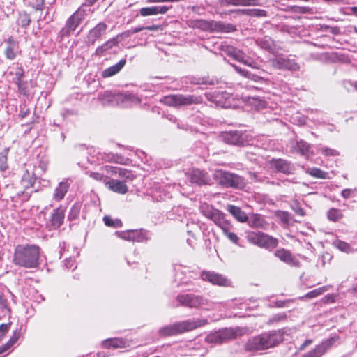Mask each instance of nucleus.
Returning a JSON list of instances; mask_svg holds the SVG:
<instances>
[{"mask_svg":"<svg viewBox=\"0 0 357 357\" xmlns=\"http://www.w3.org/2000/svg\"><path fill=\"white\" fill-rule=\"evenodd\" d=\"M40 248L36 245H18L14 252L13 261L15 264L28 268L39 265Z\"/></svg>","mask_w":357,"mask_h":357,"instance_id":"obj_1","label":"nucleus"},{"mask_svg":"<svg viewBox=\"0 0 357 357\" xmlns=\"http://www.w3.org/2000/svg\"><path fill=\"white\" fill-rule=\"evenodd\" d=\"M206 324L207 320L204 319L186 320L162 327L160 329V333L164 336L175 335L192 331Z\"/></svg>","mask_w":357,"mask_h":357,"instance_id":"obj_2","label":"nucleus"},{"mask_svg":"<svg viewBox=\"0 0 357 357\" xmlns=\"http://www.w3.org/2000/svg\"><path fill=\"white\" fill-rule=\"evenodd\" d=\"M213 178L219 185L226 188L241 189L245 186V181L243 177L223 170L215 171Z\"/></svg>","mask_w":357,"mask_h":357,"instance_id":"obj_3","label":"nucleus"},{"mask_svg":"<svg viewBox=\"0 0 357 357\" xmlns=\"http://www.w3.org/2000/svg\"><path fill=\"white\" fill-rule=\"evenodd\" d=\"M100 99L104 105H128L131 103L138 104L140 100L133 94H114L110 91H105L101 94Z\"/></svg>","mask_w":357,"mask_h":357,"instance_id":"obj_4","label":"nucleus"},{"mask_svg":"<svg viewBox=\"0 0 357 357\" xmlns=\"http://www.w3.org/2000/svg\"><path fill=\"white\" fill-rule=\"evenodd\" d=\"M246 238L249 243L266 249H273L278 245L276 238L261 232H248Z\"/></svg>","mask_w":357,"mask_h":357,"instance_id":"obj_5","label":"nucleus"},{"mask_svg":"<svg viewBox=\"0 0 357 357\" xmlns=\"http://www.w3.org/2000/svg\"><path fill=\"white\" fill-rule=\"evenodd\" d=\"M161 102L165 105L171 107H180L190 105L192 104H198L201 102V98L199 97H195L190 95H169L163 97Z\"/></svg>","mask_w":357,"mask_h":357,"instance_id":"obj_6","label":"nucleus"},{"mask_svg":"<svg viewBox=\"0 0 357 357\" xmlns=\"http://www.w3.org/2000/svg\"><path fill=\"white\" fill-rule=\"evenodd\" d=\"M196 25L204 30L217 31L220 32H232L236 26L231 24H224L222 22L197 20Z\"/></svg>","mask_w":357,"mask_h":357,"instance_id":"obj_7","label":"nucleus"},{"mask_svg":"<svg viewBox=\"0 0 357 357\" xmlns=\"http://www.w3.org/2000/svg\"><path fill=\"white\" fill-rule=\"evenodd\" d=\"M84 15L85 11L80 8L75 12L67 20L65 27L61 31L62 34L68 35L74 31L84 20Z\"/></svg>","mask_w":357,"mask_h":357,"instance_id":"obj_8","label":"nucleus"},{"mask_svg":"<svg viewBox=\"0 0 357 357\" xmlns=\"http://www.w3.org/2000/svg\"><path fill=\"white\" fill-rule=\"evenodd\" d=\"M284 331L278 330L262 333L264 347L266 349L274 347L284 340Z\"/></svg>","mask_w":357,"mask_h":357,"instance_id":"obj_9","label":"nucleus"},{"mask_svg":"<svg viewBox=\"0 0 357 357\" xmlns=\"http://www.w3.org/2000/svg\"><path fill=\"white\" fill-rule=\"evenodd\" d=\"M334 342V338L327 339L301 357H321L332 347Z\"/></svg>","mask_w":357,"mask_h":357,"instance_id":"obj_10","label":"nucleus"},{"mask_svg":"<svg viewBox=\"0 0 357 357\" xmlns=\"http://www.w3.org/2000/svg\"><path fill=\"white\" fill-rule=\"evenodd\" d=\"M221 137L225 143L229 144L243 146L245 144L244 135L239 131L224 132Z\"/></svg>","mask_w":357,"mask_h":357,"instance_id":"obj_11","label":"nucleus"},{"mask_svg":"<svg viewBox=\"0 0 357 357\" xmlns=\"http://www.w3.org/2000/svg\"><path fill=\"white\" fill-rule=\"evenodd\" d=\"M186 175L191 183L199 185L208 184L211 181L206 173L198 169L188 172Z\"/></svg>","mask_w":357,"mask_h":357,"instance_id":"obj_12","label":"nucleus"},{"mask_svg":"<svg viewBox=\"0 0 357 357\" xmlns=\"http://www.w3.org/2000/svg\"><path fill=\"white\" fill-rule=\"evenodd\" d=\"M271 66L280 70H289L296 71L299 69V66L293 60L285 59L284 58H279L271 60Z\"/></svg>","mask_w":357,"mask_h":357,"instance_id":"obj_13","label":"nucleus"},{"mask_svg":"<svg viewBox=\"0 0 357 357\" xmlns=\"http://www.w3.org/2000/svg\"><path fill=\"white\" fill-rule=\"evenodd\" d=\"M146 232L144 229L128 230L123 232H117L116 235L124 240L130 241H142L145 238Z\"/></svg>","mask_w":357,"mask_h":357,"instance_id":"obj_14","label":"nucleus"},{"mask_svg":"<svg viewBox=\"0 0 357 357\" xmlns=\"http://www.w3.org/2000/svg\"><path fill=\"white\" fill-rule=\"evenodd\" d=\"M6 47L5 49L6 57L9 60H13L19 54L21 51L18 42L13 37H9L5 40Z\"/></svg>","mask_w":357,"mask_h":357,"instance_id":"obj_15","label":"nucleus"},{"mask_svg":"<svg viewBox=\"0 0 357 357\" xmlns=\"http://www.w3.org/2000/svg\"><path fill=\"white\" fill-rule=\"evenodd\" d=\"M72 181L69 178H64L59 183L55 188L52 197L56 202L61 201L68 192Z\"/></svg>","mask_w":357,"mask_h":357,"instance_id":"obj_16","label":"nucleus"},{"mask_svg":"<svg viewBox=\"0 0 357 357\" xmlns=\"http://www.w3.org/2000/svg\"><path fill=\"white\" fill-rule=\"evenodd\" d=\"M202 278L204 280H207L213 284L227 286L229 283L226 278L213 272L204 271L202 273Z\"/></svg>","mask_w":357,"mask_h":357,"instance_id":"obj_17","label":"nucleus"},{"mask_svg":"<svg viewBox=\"0 0 357 357\" xmlns=\"http://www.w3.org/2000/svg\"><path fill=\"white\" fill-rule=\"evenodd\" d=\"M272 167L278 172L289 174L294 170V165L289 161L283 159H276L272 160Z\"/></svg>","mask_w":357,"mask_h":357,"instance_id":"obj_18","label":"nucleus"},{"mask_svg":"<svg viewBox=\"0 0 357 357\" xmlns=\"http://www.w3.org/2000/svg\"><path fill=\"white\" fill-rule=\"evenodd\" d=\"M222 342L236 338L243 335L245 333V329L239 327L237 328H226L220 330Z\"/></svg>","mask_w":357,"mask_h":357,"instance_id":"obj_19","label":"nucleus"},{"mask_svg":"<svg viewBox=\"0 0 357 357\" xmlns=\"http://www.w3.org/2000/svg\"><path fill=\"white\" fill-rule=\"evenodd\" d=\"M222 342L236 338L243 335L245 333V329L239 327L237 328H226L220 330Z\"/></svg>","mask_w":357,"mask_h":357,"instance_id":"obj_20","label":"nucleus"},{"mask_svg":"<svg viewBox=\"0 0 357 357\" xmlns=\"http://www.w3.org/2000/svg\"><path fill=\"white\" fill-rule=\"evenodd\" d=\"M107 29V25L104 22L98 23L94 28H93L89 33L87 36L89 42L94 44V43L99 38H100L101 36L105 33Z\"/></svg>","mask_w":357,"mask_h":357,"instance_id":"obj_21","label":"nucleus"},{"mask_svg":"<svg viewBox=\"0 0 357 357\" xmlns=\"http://www.w3.org/2000/svg\"><path fill=\"white\" fill-rule=\"evenodd\" d=\"M275 255L278 257L281 261L289 264L291 266H298L299 261L296 259L291 254L289 250L285 249L277 250L275 252Z\"/></svg>","mask_w":357,"mask_h":357,"instance_id":"obj_22","label":"nucleus"},{"mask_svg":"<svg viewBox=\"0 0 357 357\" xmlns=\"http://www.w3.org/2000/svg\"><path fill=\"white\" fill-rule=\"evenodd\" d=\"M248 351L265 350L264 342L261 334L250 339L245 344Z\"/></svg>","mask_w":357,"mask_h":357,"instance_id":"obj_23","label":"nucleus"},{"mask_svg":"<svg viewBox=\"0 0 357 357\" xmlns=\"http://www.w3.org/2000/svg\"><path fill=\"white\" fill-rule=\"evenodd\" d=\"M169 8L167 6L144 7L139 10L142 16L146 17L149 15H155L158 14H165Z\"/></svg>","mask_w":357,"mask_h":357,"instance_id":"obj_24","label":"nucleus"},{"mask_svg":"<svg viewBox=\"0 0 357 357\" xmlns=\"http://www.w3.org/2000/svg\"><path fill=\"white\" fill-rule=\"evenodd\" d=\"M106 185L109 190L116 193L126 194L128 190L127 185L118 180L112 179L107 182Z\"/></svg>","mask_w":357,"mask_h":357,"instance_id":"obj_25","label":"nucleus"},{"mask_svg":"<svg viewBox=\"0 0 357 357\" xmlns=\"http://www.w3.org/2000/svg\"><path fill=\"white\" fill-rule=\"evenodd\" d=\"M294 149L296 152L299 153L306 158H309L313 153L311 151L310 145L303 140L298 142Z\"/></svg>","mask_w":357,"mask_h":357,"instance_id":"obj_26","label":"nucleus"},{"mask_svg":"<svg viewBox=\"0 0 357 357\" xmlns=\"http://www.w3.org/2000/svg\"><path fill=\"white\" fill-rule=\"evenodd\" d=\"M210 219L222 230H225L226 228H229L230 224L225 220L224 214L219 210L215 211L214 214Z\"/></svg>","mask_w":357,"mask_h":357,"instance_id":"obj_27","label":"nucleus"},{"mask_svg":"<svg viewBox=\"0 0 357 357\" xmlns=\"http://www.w3.org/2000/svg\"><path fill=\"white\" fill-rule=\"evenodd\" d=\"M64 218V211L61 208H57L54 211V212L52 215V218L50 220L51 226L53 229L59 228Z\"/></svg>","mask_w":357,"mask_h":357,"instance_id":"obj_28","label":"nucleus"},{"mask_svg":"<svg viewBox=\"0 0 357 357\" xmlns=\"http://www.w3.org/2000/svg\"><path fill=\"white\" fill-rule=\"evenodd\" d=\"M126 59H121L116 64L105 69L102 73V77H108L116 75L123 68L126 64Z\"/></svg>","mask_w":357,"mask_h":357,"instance_id":"obj_29","label":"nucleus"},{"mask_svg":"<svg viewBox=\"0 0 357 357\" xmlns=\"http://www.w3.org/2000/svg\"><path fill=\"white\" fill-rule=\"evenodd\" d=\"M216 102L222 107H230L233 98L231 95L227 92L218 93L215 96Z\"/></svg>","mask_w":357,"mask_h":357,"instance_id":"obj_30","label":"nucleus"},{"mask_svg":"<svg viewBox=\"0 0 357 357\" xmlns=\"http://www.w3.org/2000/svg\"><path fill=\"white\" fill-rule=\"evenodd\" d=\"M22 185L24 188L28 189L33 185L35 178L33 173L27 169H24V173L22 176Z\"/></svg>","mask_w":357,"mask_h":357,"instance_id":"obj_31","label":"nucleus"},{"mask_svg":"<svg viewBox=\"0 0 357 357\" xmlns=\"http://www.w3.org/2000/svg\"><path fill=\"white\" fill-rule=\"evenodd\" d=\"M227 211L235 217L238 221L243 222L248 220L247 215L243 212L241 208L234 205H228Z\"/></svg>","mask_w":357,"mask_h":357,"instance_id":"obj_32","label":"nucleus"},{"mask_svg":"<svg viewBox=\"0 0 357 357\" xmlns=\"http://www.w3.org/2000/svg\"><path fill=\"white\" fill-rule=\"evenodd\" d=\"M228 55L232 56L234 59H235L239 62H241L249 66H252V63L249 62L245 54L240 50H237L233 47H230V50L228 51Z\"/></svg>","mask_w":357,"mask_h":357,"instance_id":"obj_33","label":"nucleus"},{"mask_svg":"<svg viewBox=\"0 0 357 357\" xmlns=\"http://www.w3.org/2000/svg\"><path fill=\"white\" fill-rule=\"evenodd\" d=\"M102 347L106 349L113 348H122L125 347V342L122 339L111 338L107 339L102 342Z\"/></svg>","mask_w":357,"mask_h":357,"instance_id":"obj_34","label":"nucleus"},{"mask_svg":"<svg viewBox=\"0 0 357 357\" xmlns=\"http://www.w3.org/2000/svg\"><path fill=\"white\" fill-rule=\"evenodd\" d=\"M236 13L250 17H262L266 16V11L262 9H240Z\"/></svg>","mask_w":357,"mask_h":357,"instance_id":"obj_35","label":"nucleus"},{"mask_svg":"<svg viewBox=\"0 0 357 357\" xmlns=\"http://www.w3.org/2000/svg\"><path fill=\"white\" fill-rule=\"evenodd\" d=\"M112 172L114 174L118 175L119 176L128 181L133 180L135 177V176L130 171L121 167H112Z\"/></svg>","mask_w":357,"mask_h":357,"instance_id":"obj_36","label":"nucleus"},{"mask_svg":"<svg viewBox=\"0 0 357 357\" xmlns=\"http://www.w3.org/2000/svg\"><path fill=\"white\" fill-rule=\"evenodd\" d=\"M119 41L116 40V38H113L109 40H107L106 43H105L101 46L98 47L96 49V54L98 55H101L104 52L107 51L108 50L111 49L112 47L118 44Z\"/></svg>","mask_w":357,"mask_h":357,"instance_id":"obj_37","label":"nucleus"},{"mask_svg":"<svg viewBox=\"0 0 357 357\" xmlns=\"http://www.w3.org/2000/svg\"><path fill=\"white\" fill-rule=\"evenodd\" d=\"M249 225L252 227L262 228L266 225V222L262 216L255 214L250 217Z\"/></svg>","mask_w":357,"mask_h":357,"instance_id":"obj_38","label":"nucleus"},{"mask_svg":"<svg viewBox=\"0 0 357 357\" xmlns=\"http://www.w3.org/2000/svg\"><path fill=\"white\" fill-rule=\"evenodd\" d=\"M306 173L309 175L319 178H328V174L321 169L317 167L308 168L306 169Z\"/></svg>","mask_w":357,"mask_h":357,"instance_id":"obj_39","label":"nucleus"},{"mask_svg":"<svg viewBox=\"0 0 357 357\" xmlns=\"http://www.w3.org/2000/svg\"><path fill=\"white\" fill-rule=\"evenodd\" d=\"M199 209L201 213L208 219H210L214 214L215 211L218 210L214 208L211 205L205 202L200 204Z\"/></svg>","mask_w":357,"mask_h":357,"instance_id":"obj_40","label":"nucleus"},{"mask_svg":"<svg viewBox=\"0 0 357 357\" xmlns=\"http://www.w3.org/2000/svg\"><path fill=\"white\" fill-rule=\"evenodd\" d=\"M20 335V333L17 331H15L8 342L0 347V354L6 351L9 348H10L18 340Z\"/></svg>","mask_w":357,"mask_h":357,"instance_id":"obj_41","label":"nucleus"},{"mask_svg":"<svg viewBox=\"0 0 357 357\" xmlns=\"http://www.w3.org/2000/svg\"><path fill=\"white\" fill-rule=\"evenodd\" d=\"M207 301L204 298L197 295H192L190 308H199L206 304Z\"/></svg>","mask_w":357,"mask_h":357,"instance_id":"obj_42","label":"nucleus"},{"mask_svg":"<svg viewBox=\"0 0 357 357\" xmlns=\"http://www.w3.org/2000/svg\"><path fill=\"white\" fill-rule=\"evenodd\" d=\"M206 341L208 343H222V340L220 330L218 331L208 335L207 337H206Z\"/></svg>","mask_w":357,"mask_h":357,"instance_id":"obj_43","label":"nucleus"},{"mask_svg":"<svg viewBox=\"0 0 357 357\" xmlns=\"http://www.w3.org/2000/svg\"><path fill=\"white\" fill-rule=\"evenodd\" d=\"M192 295V294H188L178 295L176 297V300L180 303V305L190 307Z\"/></svg>","mask_w":357,"mask_h":357,"instance_id":"obj_44","label":"nucleus"},{"mask_svg":"<svg viewBox=\"0 0 357 357\" xmlns=\"http://www.w3.org/2000/svg\"><path fill=\"white\" fill-rule=\"evenodd\" d=\"M14 77V82L16 84H22L21 82L23 81L22 78L24 76V70L21 67H17L15 69V71L13 73Z\"/></svg>","mask_w":357,"mask_h":357,"instance_id":"obj_45","label":"nucleus"},{"mask_svg":"<svg viewBox=\"0 0 357 357\" xmlns=\"http://www.w3.org/2000/svg\"><path fill=\"white\" fill-rule=\"evenodd\" d=\"M328 290V287L323 286L321 287L314 289L305 294V297L308 298H315Z\"/></svg>","mask_w":357,"mask_h":357,"instance_id":"obj_46","label":"nucleus"},{"mask_svg":"<svg viewBox=\"0 0 357 357\" xmlns=\"http://www.w3.org/2000/svg\"><path fill=\"white\" fill-rule=\"evenodd\" d=\"M103 220L105 224L108 227H119L122 225V222L120 220H113L109 216H105Z\"/></svg>","mask_w":357,"mask_h":357,"instance_id":"obj_47","label":"nucleus"},{"mask_svg":"<svg viewBox=\"0 0 357 357\" xmlns=\"http://www.w3.org/2000/svg\"><path fill=\"white\" fill-rule=\"evenodd\" d=\"M342 215L340 210L336 208H331L328 212V218L333 221L338 220L342 218Z\"/></svg>","mask_w":357,"mask_h":357,"instance_id":"obj_48","label":"nucleus"},{"mask_svg":"<svg viewBox=\"0 0 357 357\" xmlns=\"http://www.w3.org/2000/svg\"><path fill=\"white\" fill-rule=\"evenodd\" d=\"M336 247L341 251L345 252H352L350 245L344 241H339L336 243Z\"/></svg>","mask_w":357,"mask_h":357,"instance_id":"obj_49","label":"nucleus"},{"mask_svg":"<svg viewBox=\"0 0 357 357\" xmlns=\"http://www.w3.org/2000/svg\"><path fill=\"white\" fill-rule=\"evenodd\" d=\"M224 234L234 243L238 244V237L234 232H230L229 231V228H226L225 230H222Z\"/></svg>","mask_w":357,"mask_h":357,"instance_id":"obj_50","label":"nucleus"},{"mask_svg":"<svg viewBox=\"0 0 357 357\" xmlns=\"http://www.w3.org/2000/svg\"><path fill=\"white\" fill-rule=\"evenodd\" d=\"M320 151L322 154H324L326 156H336L339 155L337 151L328 147L321 148Z\"/></svg>","mask_w":357,"mask_h":357,"instance_id":"obj_51","label":"nucleus"},{"mask_svg":"<svg viewBox=\"0 0 357 357\" xmlns=\"http://www.w3.org/2000/svg\"><path fill=\"white\" fill-rule=\"evenodd\" d=\"M21 84H17L19 92L24 96H29V91L27 82L22 81Z\"/></svg>","mask_w":357,"mask_h":357,"instance_id":"obj_52","label":"nucleus"},{"mask_svg":"<svg viewBox=\"0 0 357 357\" xmlns=\"http://www.w3.org/2000/svg\"><path fill=\"white\" fill-rule=\"evenodd\" d=\"M7 153H0V171H4L7 169Z\"/></svg>","mask_w":357,"mask_h":357,"instance_id":"obj_53","label":"nucleus"},{"mask_svg":"<svg viewBox=\"0 0 357 357\" xmlns=\"http://www.w3.org/2000/svg\"><path fill=\"white\" fill-rule=\"evenodd\" d=\"M89 175L91 178L93 179L98 181H105V176L102 174H100L98 172H91L89 173Z\"/></svg>","mask_w":357,"mask_h":357,"instance_id":"obj_54","label":"nucleus"},{"mask_svg":"<svg viewBox=\"0 0 357 357\" xmlns=\"http://www.w3.org/2000/svg\"><path fill=\"white\" fill-rule=\"evenodd\" d=\"M0 310L6 311L8 310L7 301L4 298L3 293L0 291Z\"/></svg>","mask_w":357,"mask_h":357,"instance_id":"obj_55","label":"nucleus"},{"mask_svg":"<svg viewBox=\"0 0 357 357\" xmlns=\"http://www.w3.org/2000/svg\"><path fill=\"white\" fill-rule=\"evenodd\" d=\"M24 1H26L29 4L32 6L33 8H38L40 7L43 3L44 0H24Z\"/></svg>","mask_w":357,"mask_h":357,"instance_id":"obj_56","label":"nucleus"},{"mask_svg":"<svg viewBox=\"0 0 357 357\" xmlns=\"http://www.w3.org/2000/svg\"><path fill=\"white\" fill-rule=\"evenodd\" d=\"M349 86H353L354 89L357 91V82L354 83H352L351 81L344 82V86L347 91H349Z\"/></svg>","mask_w":357,"mask_h":357,"instance_id":"obj_57","label":"nucleus"},{"mask_svg":"<svg viewBox=\"0 0 357 357\" xmlns=\"http://www.w3.org/2000/svg\"><path fill=\"white\" fill-rule=\"evenodd\" d=\"M319 259H321V265L324 266L326 264V259L331 260V256H330L329 254L326 253L322 255Z\"/></svg>","mask_w":357,"mask_h":357,"instance_id":"obj_58","label":"nucleus"},{"mask_svg":"<svg viewBox=\"0 0 357 357\" xmlns=\"http://www.w3.org/2000/svg\"><path fill=\"white\" fill-rule=\"evenodd\" d=\"M145 29L149 30V31L162 30V26L161 25H152V26H145Z\"/></svg>","mask_w":357,"mask_h":357,"instance_id":"obj_59","label":"nucleus"},{"mask_svg":"<svg viewBox=\"0 0 357 357\" xmlns=\"http://www.w3.org/2000/svg\"><path fill=\"white\" fill-rule=\"evenodd\" d=\"M351 193H352V190L351 189H344L342 191V196L344 197V198H349L350 197V196L351 195Z\"/></svg>","mask_w":357,"mask_h":357,"instance_id":"obj_60","label":"nucleus"},{"mask_svg":"<svg viewBox=\"0 0 357 357\" xmlns=\"http://www.w3.org/2000/svg\"><path fill=\"white\" fill-rule=\"evenodd\" d=\"M132 35V33L131 30H127V31L121 33V34L118 35L116 38V39L119 37H122V38H128Z\"/></svg>","mask_w":357,"mask_h":357,"instance_id":"obj_61","label":"nucleus"},{"mask_svg":"<svg viewBox=\"0 0 357 357\" xmlns=\"http://www.w3.org/2000/svg\"><path fill=\"white\" fill-rule=\"evenodd\" d=\"M312 343V340H305L299 347L300 351L304 350L307 347L310 345Z\"/></svg>","mask_w":357,"mask_h":357,"instance_id":"obj_62","label":"nucleus"},{"mask_svg":"<svg viewBox=\"0 0 357 357\" xmlns=\"http://www.w3.org/2000/svg\"><path fill=\"white\" fill-rule=\"evenodd\" d=\"M9 327H10V324H1L0 325V333H2V334H4L5 333H6L8 331Z\"/></svg>","mask_w":357,"mask_h":357,"instance_id":"obj_63","label":"nucleus"},{"mask_svg":"<svg viewBox=\"0 0 357 357\" xmlns=\"http://www.w3.org/2000/svg\"><path fill=\"white\" fill-rule=\"evenodd\" d=\"M241 75L243 76V77H250V74L248 71L247 70H243V69H240L239 70V73H238Z\"/></svg>","mask_w":357,"mask_h":357,"instance_id":"obj_64","label":"nucleus"}]
</instances>
